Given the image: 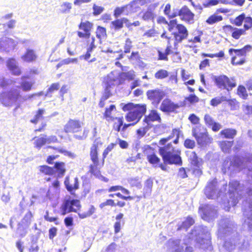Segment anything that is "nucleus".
I'll return each instance as SVG.
<instances>
[{
    "label": "nucleus",
    "instance_id": "nucleus-1",
    "mask_svg": "<svg viewBox=\"0 0 252 252\" xmlns=\"http://www.w3.org/2000/svg\"><path fill=\"white\" fill-rule=\"evenodd\" d=\"M229 197L228 206L226 210L229 211L230 206H235L238 202L241 196H244L246 200L243 201V225L247 226L252 231V189L246 188L235 180L230 181L229 189L227 193Z\"/></svg>",
    "mask_w": 252,
    "mask_h": 252
},
{
    "label": "nucleus",
    "instance_id": "nucleus-2",
    "mask_svg": "<svg viewBox=\"0 0 252 252\" xmlns=\"http://www.w3.org/2000/svg\"><path fill=\"white\" fill-rule=\"evenodd\" d=\"M20 91L11 89L2 92L0 94V101L5 106H16V109L20 107L21 104L28 99L31 98L33 95L22 96Z\"/></svg>",
    "mask_w": 252,
    "mask_h": 252
},
{
    "label": "nucleus",
    "instance_id": "nucleus-3",
    "mask_svg": "<svg viewBox=\"0 0 252 252\" xmlns=\"http://www.w3.org/2000/svg\"><path fill=\"white\" fill-rule=\"evenodd\" d=\"M252 158H227L223 163V167L229 170L240 171L248 168V176L252 179Z\"/></svg>",
    "mask_w": 252,
    "mask_h": 252
},
{
    "label": "nucleus",
    "instance_id": "nucleus-4",
    "mask_svg": "<svg viewBox=\"0 0 252 252\" xmlns=\"http://www.w3.org/2000/svg\"><path fill=\"white\" fill-rule=\"evenodd\" d=\"M221 185L223 186V188L219 190V184L216 179L209 182L204 189V193L206 197L209 199H215L220 196L221 194L226 191L227 184L223 183Z\"/></svg>",
    "mask_w": 252,
    "mask_h": 252
},
{
    "label": "nucleus",
    "instance_id": "nucleus-5",
    "mask_svg": "<svg viewBox=\"0 0 252 252\" xmlns=\"http://www.w3.org/2000/svg\"><path fill=\"white\" fill-rule=\"evenodd\" d=\"M236 227L230 218H223L219 221L218 231V236L222 238L234 233Z\"/></svg>",
    "mask_w": 252,
    "mask_h": 252
},
{
    "label": "nucleus",
    "instance_id": "nucleus-6",
    "mask_svg": "<svg viewBox=\"0 0 252 252\" xmlns=\"http://www.w3.org/2000/svg\"><path fill=\"white\" fill-rule=\"evenodd\" d=\"M177 16H179L182 20L188 23L192 24L194 22V14L187 6L185 5L180 9L177 8L173 9L172 15L171 16L175 17Z\"/></svg>",
    "mask_w": 252,
    "mask_h": 252
},
{
    "label": "nucleus",
    "instance_id": "nucleus-7",
    "mask_svg": "<svg viewBox=\"0 0 252 252\" xmlns=\"http://www.w3.org/2000/svg\"><path fill=\"white\" fill-rule=\"evenodd\" d=\"M146 111L145 104H137L135 108L129 112L126 116V119L128 122H134L135 125L140 120Z\"/></svg>",
    "mask_w": 252,
    "mask_h": 252
},
{
    "label": "nucleus",
    "instance_id": "nucleus-8",
    "mask_svg": "<svg viewBox=\"0 0 252 252\" xmlns=\"http://www.w3.org/2000/svg\"><path fill=\"white\" fill-rule=\"evenodd\" d=\"M80 207V201L78 200L65 199L60 208L61 214L64 216L72 212H76Z\"/></svg>",
    "mask_w": 252,
    "mask_h": 252
},
{
    "label": "nucleus",
    "instance_id": "nucleus-9",
    "mask_svg": "<svg viewBox=\"0 0 252 252\" xmlns=\"http://www.w3.org/2000/svg\"><path fill=\"white\" fill-rule=\"evenodd\" d=\"M199 213L202 219L209 221L217 217V210L214 206L202 205L199 208Z\"/></svg>",
    "mask_w": 252,
    "mask_h": 252
},
{
    "label": "nucleus",
    "instance_id": "nucleus-10",
    "mask_svg": "<svg viewBox=\"0 0 252 252\" xmlns=\"http://www.w3.org/2000/svg\"><path fill=\"white\" fill-rule=\"evenodd\" d=\"M192 135L195 138L197 143L201 146H204L211 143L213 139L210 137L207 132L204 130L201 132L200 127L196 126L192 129Z\"/></svg>",
    "mask_w": 252,
    "mask_h": 252
},
{
    "label": "nucleus",
    "instance_id": "nucleus-11",
    "mask_svg": "<svg viewBox=\"0 0 252 252\" xmlns=\"http://www.w3.org/2000/svg\"><path fill=\"white\" fill-rule=\"evenodd\" d=\"M233 236V238H231L224 242V248L229 251L234 250L236 247L240 250L244 249L245 243L244 239L241 238L237 233L234 234Z\"/></svg>",
    "mask_w": 252,
    "mask_h": 252
},
{
    "label": "nucleus",
    "instance_id": "nucleus-12",
    "mask_svg": "<svg viewBox=\"0 0 252 252\" xmlns=\"http://www.w3.org/2000/svg\"><path fill=\"white\" fill-rule=\"evenodd\" d=\"M148 161L151 164L155 165L156 167L158 166L163 170H167V164H177L180 165L182 163V158H162L163 163H159V158H148Z\"/></svg>",
    "mask_w": 252,
    "mask_h": 252
},
{
    "label": "nucleus",
    "instance_id": "nucleus-13",
    "mask_svg": "<svg viewBox=\"0 0 252 252\" xmlns=\"http://www.w3.org/2000/svg\"><path fill=\"white\" fill-rule=\"evenodd\" d=\"M93 164L90 165V172L96 178L105 182L108 181V179L100 174L99 169L104 164V158H92Z\"/></svg>",
    "mask_w": 252,
    "mask_h": 252
},
{
    "label": "nucleus",
    "instance_id": "nucleus-14",
    "mask_svg": "<svg viewBox=\"0 0 252 252\" xmlns=\"http://www.w3.org/2000/svg\"><path fill=\"white\" fill-rule=\"evenodd\" d=\"M213 80L216 86L220 89L228 90V88L232 89L236 86L235 83L231 82L229 78L224 75L214 76Z\"/></svg>",
    "mask_w": 252,
    "mask_h": 252
},
{
    "label": "nucleus",
    "instance_id": "nucleus-15",
    "mask_svg": "<svg viewBox=\"0 0 252 252\" xmlns=\"http://www.w3.org/2000/svg\"><path fill=\"white\" fill-rule=\"evenodd\" d=\"M158 151L162 158H181V152L175 150L171 143L164 147H159Z\"/></svg>",
    "mask_w": 252,
    "mask_h": 252
},
{
    "label": "nucleus",
    "instance_id": "nucleus-16",
    "mask_svg": "<svg viewBox=\"0 0 252 252\" xmlns=\"http://www.w3.org/2000/svg\"><path fill=\"white\" fill-rule=\"evenodd\" d=\"M39 170L45 174L52 175L57 172L62 176L63 175L65 171L64 164L63 162H56L53 167L47 165L41 166Z\"/></svg>",
    "mask_w": 252,
    "mask_h": 252
},
{
    "label": "nucleus",
    "instance_id": "nucleus-17",
    "mask_svg": "<svg viewBox=\"0 0 252 252\" xmlns=\"http://www.w3.org/2000/svg\"><path fill=\"white\" fill-rule=\"evenodd\" d=\"M169 246L175 252H192L193 249L189 247L186 243H181L180 240H172L169 241Z\"/></svg>",
    "mask_w": 252,
    "mask_h": 252
},
{
    "label": "nucleus",
    "instance_id": "nucleus-18",
    "mask_svg": "<svg viewBox=\"0 0 252 252\" xmlns=\"http://www.w3.org/2000/svg\"><path fill=\"white\" fill-rule=\"evenodd\" d=\"M146 94L148 98L155 105H158L164 96V92L159 89L148 90Z\"/></svg>",
    "mask_w": 252,
    "mask_h": 252
},
{
    "label": "nucleus",
    "instance_id": "nucleus-19",
    "mask_svg": "<svg viewBox=\"0 0 252 252\" xmlns=\"http://www.w3.org/2000/svg\"><path fill=\"white\" fill-rule=\"evenodd\" d=\"M18 42L12 38L3 37L0 39V50L1 52H8L14 49Z\"/></svg>",
    "mask_w": 252,
    "mask_h": 252
},
{
    "label": "nucleus",
    "instance_id": "nucleus-20",
    "mask_svg": "<svg viewBox=\"0 0 252 252\" xmlns=\"http://www.w3.org/2000/svg\"><path fill=\"white\" fill-rule=\"evenodd\" d=\"M177 32H174L173 35L175 40L178 42H181L184 39H186L188 36V31L187 28L182 24H178L176 26Z\"/></svg>",
    "mask_w": 252,
    "mask_h": 252
},
{
    "label": "nucleus",
    "instance_id": "nucleus-21",
    "mask_svg": "<svg viewBox=\"0 0 252 252\" xmlns=\"http://www.w3.org/2000/svg\"><path fill=\"white\" fill-rule=\"evenodd\" d=\"M81 127L80 122L78 120H69L64 126L66 132H77Z\"/></svg>",
    "mask_w": 252,
    "mask_h": 252
},
{
    "label": "nucleus",
    "instance_id": "nucleus-22",
    "mask_svg": "<svg viewBox=\"0 0 252 252\" xmlns=\"http://www.w3.org/2000/svg\"><path fill=\"white\" fill-rule=\"evenodd\" d=\"M179 107L177 104H175L169 99H164L160 106V110L164 112H171L174 111Z\"/></svg>",
    "mask_w": 252,
    "mask_h": 252
},
{
    "label": "nucleus",
    "instance_id": "nucleus-23",
    "mask_svg": "<svg viewBox=\"0 0 252 252\" xmlns=\"http://www.w3.org/2000/svg\"><path fill=\"white\" fill-rule=\"evenodd\" d=\"M153 185V180L150 178L147 179L144 183V188L143 189V195L140 196H135V198H137L139 200L142 197L146 198L150 196L152 193Z\"/></svg>",
    "mask_w": 252,
    "mask_h": 252
},
{
    "label": "nucleus",
    "instance_id": "nucleus-24",
    "mask_svg": "<svg viewBox=\"0 0 252 252\" xmlns=\"http://www.w3.org/2000/svg\"><path fill=\"white\" fill-rule=\"evenodd\" d=\"M158 122L159 123L161 121V118L159 114L156 110H151L148 115L145 116L144 119V122L148 125H150L152 122Z\"/></svg>",
    "mask_w": 252,
    "mask_h": 252
},
{
    "label": "nucleus",
    "instance_id": "nucleus-25",
    "mask_svg": "<svg viewBox=\"0 0 252 252\" xmlns=\"http://www.w3.org/2000/svg\"><path fill=\"white\" fill-rule=\"evenodd\" d=\"M103 143L100 137L96 138L91 147V158H98V152L102 147Z\"/></svg>",
    "mask_w": 252,
    "mask_h": 252
},
{
    "label": "nucleus",
    "instance_id": "nucleus-26",
    "mask_svg": "<svg viewBox=\"0 0 252 252\" xmlns=\"http://www.w3.org/2000/svg\"><path fill=\"white\" fill-rule=\"evenodd\" d=\"M64 185L67 190L71 192L79 188V182L78 178L76 177L72 181H70L68 177H66L64 181Z\"/></svg>",
    "mask_w": 252,
    "mask_h": 252
},
{
    "label": "nucleus",
    "instance_id": "nucleus-27",
    "mask_svg": "<svg viewBox=\"0 0 252 252\" xmlns=\"http://www.w3.org/2000/svg\"><path fill=\"white\" fill-rule=\"evenodd\" d=\"M21 58L24 62L30 63L36 60L37 55L33 50L27 48L26 53L21 57Z\"/></svg>",
    "mask_w": 252,
    "mask_h": 252
},
{
    "label": "nucleus",
    "instance_id": "nucleus-28",
    "mask_svg": "<svg viewBox=\"0 0 252 252\" xmlns=\"http://www.w3.org/2000/svg\"><path fill=\"white\" fill-rule=\"evenodd\" d=\"M226 28L232 32V36L236 39H239L241 35L246 33L245 30L243 29H238L231 25H227Z\"/></svg>",
    "mask_w": 252,
    "mask_h": 252
},
{
    "label": "nucleus",
    "instance_id": "nucleus-29",
    "mask_svg": "<svg viewBox=\"0 0 252 252\" xmlns=\"http://www.w3.org/2000/svg\"><path fill=\"white\" fill-rule=\"evenodd\" d=\"M251 49V46L247 45L241 49H230L229 50V53L230 55H232L233 52H234L236 56L238 57H242L245 55L247 51H250Z\"/></svg>",
    "mask_w": 252,
    "mask_h": 252
},
{
    "label": "nucleus",
    "instance_id": "nucleus-30",
    "mask_svg": "<svg viewBox=\"0 0 252 252\" xmlns=\"http://www.w3.org/2000/svg\"><path fill=\"white\" fill-rule=\"evenodd\" d=\"M104 83L105 87H108V88L111 89L117 84V80L114 76V74L111 73L105 78Z\"/></svg>",
    "mask_w": 252,
    "mask_h": 252
},
{
    "label": "nucleus",
    "instance_id": "nucleus-31",
    "mask_svg": "<svg viewBox=\"0 0 252 252\" xmlns=\"http://www.w3.org/2000/svg\"><path fill=\"white\" fill-rule=\"evenodd\" d=\"M191 163L194 167V172L195 174L200 175L202 173L200 169H199L202 164V158H190Z\"/></svg>",
    "mask_w": 252,
    "mask_h": 252
},
{
    "label": "nucleus",
    "instance_id": "nucleus-32",
    "mask_svg": "<svg viewBox=\"0 0 252 252\" xmlns=\"http://www.w3.org/2000/svg\"><path fill=\"white\" fill-rule=\"evenodd\" d=\"M237 131L232 128H226L221 130L220 134L223 136L224 138L228 139H233L236 135Z\"/></svg>",
    "mask_w": 252,
    "mask_h": 252
},
{
    "label": "nucleus",
    "instance_id": "nucleus-33",
    "mask_svg": "<svg viewBox=\"0 0 252 252\" xmlns=\"http://www.w3.org/2000/svg\"><path fill=\"white\" fill-rule=\"evenodd\" d=\"M127 182L131 187H136L138 189L142 187L141 178L139 177L128 178Z\"/></svg>",
    "mask_w": 252,
    "mask_h": 252
},
{
    "label": "nucleus",
    "instance_id": "nucleus-34",
    "mask_svg": "<svg viewBox=\"0 0 252 252\" xmlns=\"http://www.w3.org/2000/svg\"><path fill=\"white\" fill-rule=\"evenodd\" d=\"M194 220L190 217H188L182 222V225L178 228V230H185L186 231L193 223Z\"/></svg>",
    "mask_w": 252,
    "mask_h": 252
},
{
    "label": "nucleus",
    "instance_id": "nucleus-35",
    "mask_svg": "<svg viewBox=\"0 0 252 252\" xmlns=\"http://www.w3.org/2000/svg\"><path fill=\"white\" fill-rule=\"evenodd\" d=\"M32 218V212L31 211H29L25 214L24 218L21 220L20 223L26 226V227H28L31 223Z\"/></svg>",
    "mask_w": 252,
    "mask_h": 252
},
{
    "label": "nucleus",
    "instance_id": "nucleus-36",
    "mask_svg": "<svg viewBox=\"0 0 252 252\" xmlns=\"http://www.w3.org/2000/svg\"><path fill=\"white\" fill-rule=\"evenodd\" d=\"M128 22V20L126 18H123L112 21L111 24L114 26L115 30H118L123 28L124 23L127 24Z\"/></svg>",
    "mask_w": 252,
    "mask_h": 252
},
{
    "label": "nucleus",
    "instance_id": "nucleus-37",
    "mask_svg": "<svg viewBox=\"0 0 252 252\" xmlns=\"http://www.w3.org/2000/svg\"><path fill=\"white\" fill-rule=\"evenodd\" d=\"M233 144V141H223L220 142V146L222 152L229 153Z\"/></svg>",
    "mask_w": 252,
    "mask_h": 252
},
{
    "label": "nucleus",
    "instance_id": "nucleus-38",
    "mask_svg": "<svg viewBox=\"0 0 252 252\" xmlns=\"http://www.w3.org/2000/svg\"><path fill=\"white\" fill-rule=\"evenodd\" d=\"M25 77L21 78L22 82L21 83L20 87L22 88L24 91H29L31 90L33 83L32 81H27L25 80Z\"/></svg>",
    "mask_w": 252,
    "mask_h": 252
},
{
    "label": "nucleus",
    "instance_id": "nucleus-39",
    "mask_svg": "<svg viewBox=\"0 0 252 252\" xmlns=\"http://www.w3.org/2000/svg\"><path fill=\"white\" fill-rule=\"evenodd\" d=\"M45 137H46V135H43L40 137L34 138L35 146L36 148H40L42 146L47 143Z\"/></svg>",
    "mask_w": 252,
    "mask_h": 252
},
{
    "label": "nucleus",
    "instance_id": "nucleus-40",
    "mask_svg": "<svg viewBox=\"0 0 252 252\" xmlns=\"http://www.w3.org/2000/svg\"><path fill=\"white\" fill-rule=\"evenodd\" d=\"M72 8V4L69 2H63L60 6V12L62 13H69Z\"/></svg>",
    "mask_w": 252,
    "mask_h": 252
},
{
    "label": "nucleus",
    "instance_id": "nucleus-41",
    "mask_svg": "<svg viewBox=\"0 0 252 252\" xmlns=\"http://www.w3.org/2000/svg\"><path fill=\"white\" fill-rule=\"evenodd\" d=\"M197 242L200 244V248L203 249H208L211 246V241L209 238L204 239L199 237Z\"/></svg>",
    "mask_w": 252,
    "mask_h": 252
},
{
    "label": "nucleus",
    "instance_id": "nucleus-42",
    "mask_svg": "<svg viewBox=\"0 0 252 252\" xmlns=\"http://www.w3.org/2000/svg\"><path fill=\"white\" fill-rule=\"evenodd\" d=\"M96 37L100 41L102 39L104 38L106 36V31L105 28L98 26L96 31Z\"/></svg>",
    "mask_w": 252,
    "mask_h": 252
},
{
    "label": "nucleus",
    "instance_id": "nucleus-43",
    "mask_svg": "<svg viewBox=\"0 0 252 252\" xmlns=\"http://www.w3.org/2000/svg\"><path fill=\"white\" fill-rule=\"evenodd\" d=\"M222 20V17L220 15L213 14L210 16L206 20V23L208 24L212 25L216 22L220 21Z\"/></svg>",
    "mask_w": 252,
    "mask_h": 252
},
{
    "label": "nucleus",
    "instance_id": "nucleus-44",
    "mask_svg": "<svg viewBox=\"0 0 252 252\" xmlns=\"http://www.w3.org/2000/svg\"><path fill=\"white\" fill-rule=\"evenodd\" d=\"M27 228L26 226L19 223L17 229V233L19 235L21 238L24 237L27 234Z\"/></svg>",
    "mask_w": 252,
    "mask_h": 252
},
{
    "label": "nucleus",
    "instance_id": "nucleus-45",
    "mask_svg": "<svg viewBox=\"0 0 252 252\" xmlns=\"http://www.w3.org/2000/svg\"><path fill=\"white\" fill-rule=\"evenodd\" d=\"M45 110L43 109H39L33 119L31 120V122L33 124H36L39 120L43 118V115L44 114Z\"/></svg>",
    "mask_w": 252,
    "mask_h": 252
},
{
    "label": "nucleus",
    "instance_id": "nucleus-46",
    "mask_svg": "<svg viewBox=\"0 0 252 252\" xmlns=\"http://www.w3.org/2000/svg\"><path fill=\"white\" fill-rule=\"evenodd\" d=\"M92 26V24L88 21L81 22L79 25V29L83 30L84 32H90Z\"/></svg>",
    "mask_w": 252,
    "mask_h": 252
},
{
    "label": "nucleus",
    "instance_id": "nucleus-47",
    "mask_svg": "<svg viewBox=\"0 0 252 252\" xmlns=\"http://www.w3.org/2000/svg\"><path fill=\"white\" fill-rule=\"evenodd\" d=\"M144 153L147 158H158L155 154L154 149L149 146L145 148Z\"/></svg>",
    "mask_w": 252,
    "mask_h": 252
},
{
    "label": "nucleus",
    "instance_id": "nucleus-48",
    "mask_svg": "<svg viewBox=\"0 0 252 252\" xmlns=\"http://www.w3.org/2000/svg\"><path fill=\"white\" fill-rule=\"evenodd\" d=\"M245 14L242 13L235 18L233 23L237 26H240L242 25L243 22L245 21Z\"/></svg>",
    "mask_w": 252,
    "mask_h": 252
},
{
    "label": "nucleus",
    "instance_id": "nucleus-49",
    "mask_svg": "<svg viewBox=\"0 0 252 252\" xmlns=\"http://www.w3.org/2000/svg\"><path fill=\"white\" fill-rule=\"evenodd\" d=\"M168 73L166 70L160 69L156 73V74H155V77L157 79H162L166 78V77L168 76Z\"/></svg>",
    "mask_w": 252,
    "mask_h": 252
},
{
    "label": "nucleus",
    "instance_id": "nucleus-50",
    "mask_svg": "<svg viewBox=\"0 0 252 252\" xmlns=\"http://www.w3.org/2000/svg\"><path fill=\"white\" fill-rule=\"evenodd\" d=\"M238 92L239 95H240L243 99H247L248 97V94L245 87L243 86H239L238 88Z\"/></svg>",
    "mask_w": 252,
    "mask_h": 252
},
{
    "label": "nucleus",
    "instance_id": "nucleus-51",
    "mask_svg": "<svg viewBox=\"0 0 252 252\" xmlns=\"http://www.w3.org/2000/svg\"><path fill=\"white\" fill-rule=\"evenodd\" d=\"M115 109L116 107L114 105H111L109 108H106L104 114V117L106 119H111V112Z\"/></svg>",
    "mask_w": 252,
    "mask_h": 252
},
{
    "label": "nucleus",
    "instance_id": "nucleus-52",
    "mask_svg": "<svg viewBox=\"0 0 252 252\" xmlns=\"http://www.w3.org/2000/svg\"><path fill=\"white\" fill-rule=\"evenodd\" d=\"M12 83V81L10 79H7L3 77H0V86L4 88Z\"/></svg>",
    "mask_w": 252,
    "mask_h": 252
},
{
    "label": "nucleus",
    "instance_id": "nucleus-53",
    "mask_svg": "<svg viewBox=\"0 0 252 252\" xmlns=\"http://www.w3.org/2000/svg\"><path fill=\"white\" fill-rule=\"evenodd\" d=\"M204 120L206 125L209 127L211 126L215 123V121L213 118L209 114H206L204 116Z\"/></svg>",
    "mask_w": 252,
    "mask_h": 252
},
{
    "label": "nucleus",
    "instance_id": "nucleus-54",
    "mask_svg": "<svg viewBox=\"0 0 252 252\" xmlns=\"http://www.w3.org/2000/svg\"><path fill=\"white\" fill-rule=\"evenodd\" d=\"M132 46V41L129 38H127L124 45V52L125 53H129Z\"/></svg>",
    "mask_w": 252,
    "mask_h": 252
},
{
    "label": "nucleus",
    "instance_id": "nucleus-55",
    "mask_svg": "<svg viewBox=\"0 0 252 252\" xmlns=\"http://www.w3.org/2000/svg\"><path fill=\"white\" fill-rule=\"evenodd\" d=\"M44 219L49 222H54L55 224L58 225L60 222L58 220V218L57 217H50L49 216L48 211H46V215L44 216Z\"/></svg>",
    "mask_w": 252,
    "mask_h": 252
},
{
    "label": "nucleus",
    "instance_id": "nucleus-56",
    "mask_svg": "<svg viewBox=\"0 0 252 252\" xmlns=\"http://www.w3.org/2000/svg\"><path fill=\"white\" fill-rule=\"evenodd\" d=\"M245 24L244 25V30L245 31L248 30L252 27V18L251 17H247L245 19Z\"/></svg>",
    "mask_w": 252,
    "mask_h": 252
},
{
    "label": "nucleus",
    "instance_id": "nucleus-57",
    "mask_svg": "<svg viewBox=\"0 0 252 252\" xmlns=\"http://www.w3.org/2000/svg\"><path fill=\"white\" fill-rule=\"evenodd\" d=\"M93 14L94 16H96L99 15L101 13H102L104 8L101 6H97L96 4H94L93 7Z\"/></svg>",
    "mask_w": 252,
    "mask_h": 252
},
{
    "label": "nucleus",
    "instance_id": "nucleus-58",
    "mask_svg": "<svg viewBox=\"0 0 252 252\" xmlns=\"http://www.w3.org/2000/svg\"><path fill=\"white\" fill-rule=\"evenodd\" d=\"M221 0H209L203 3L205 7H209L212 6L216 5L221 2Z\"/></svg>",
    "mask_w": 252,
    "mask_h": 252
},
{
    "label": "nucleus",
    "instance_id": "nucleus-59",
    "mask_svg": "<svg viewBox=\"0 0 252 252\" xmlns=\"http://www.w3.org/2000/svg\"><path fill=\"white\" fill-rule=\"evenodd\" d=\"M116 145V143H111L104 150L103 153V158H106L108 155L109 153L112 151L114 146Z\"/></svg>",
    "mask_w": 252,
    "mask_h": 252
},
{
    "label": "nucleus",
    "instance_id": "nucleus-60",
    "mask_svg": "<svg viewBox=\"0 0 252 252\" xmlns=\"http://www.w3.org/2000/svg\"><path fill=\"white\" fill-rule=\"evenodd\" d=\"M186 100L189 101L190 103H193L198 102L199 98L195 94H191L186 97Z\"/></svg>",
    "mask_w": 252,
    "mask_h": 252
},
{
    "label": "nucleus",
    "instance_id": "nucleus-61",
    "mask_svg": "<svg viewBox=\"0 0 252 252\" xmlns=\"http://www.w3.org/2000/svg\"><path fill=\"white\" fill-rule=\"evenodd\" d=\"M237 58L236 56H234L232 58L231 63L233 65H242L243 64L245 60L244 58L240 59V60H237Z\"/></svg>",
    "mask_w": 252,
    "mask_h": 252
},
{
    "label": "nucleus",
    "instance_id": "nucleus-62",
    "mask_svg": "<svg viewBox=\"0 0 252 252\" xmlns=\"http://www.w3.org/2000/svg\"><path fill=\"white\" fill-rule=\"evenodd\" d=\"M112 94L111 93V88H108V87L105 86V90L102 97L103 99H107Z\"/></svg>",
    "mask_w": 252,
    "mask_h": 252
},
{
    "label": "nucleus",
    "instance_id": "nucleus-63",
    "mask_svg": "<svg viewBox=\"0 0 252 252\" xmlns=\"http://www.w3.org/2000/svg\"><path fill=\"white\" fill-rule=\"evenodd\" d=\"M7 65L8 68L10 70L17 66V63L15 59H10L7 62Z\"/></svg>",
    "mask_w": 252,
    "mask_h": 252
},
{
    "label": "nucleus",
    "instance_id": "nucleus-64",
    "mask_svg": "<svg viewBox=\"0 0 252 252\" xmlns=\"http://www.w3.org/2000/svg\"><path fill=\"white\" fill-rule=\"evenodd\" d=\"M142 18L146 21L152 20L153 18V13L151 11H147L144 13Z\"/></svg>",
    "mask_w": 252,
    "mask_h": 252
}]
</instances>
